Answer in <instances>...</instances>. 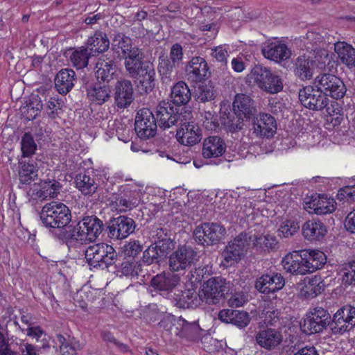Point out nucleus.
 <instances>
[{
  "label": "nucleus",
  "instance_id": "obj_1",
  "mask_svg": "<svg viewBox=\"0 0 355 355\" xmlns=\"http://www.w3.org/2000/svg\"><path fill=\"white\" fill-rule=\"evenodd\" d=\"M71 211L64 204L53 201L46 204L40 213L42 223L48 227L62 228L71 221Z\"/></svg>",
  "mask_w": 355,
  "mask_h": 355
},
{
  "label": "nucleus",
  "instance_id": "obj_2",
  "mask_svg": "<svg viewBox=\"0 0 355 355\" xmlns=\"http://www.w3.org/2000/svg\"><path fill=\"white\" fill-rule=\"evenodd\" d=\"M230 288V283L220 277H214L203 283L198 291L202 302L216 304Z\"/></svg>",
  "mask_w": 355,
  "mask_h": 355
},
{
  "label": "nucleus",
  "instance_id": "obj_3",
  "mask_svg": "<svg viewBox=\"0 0 355 355\" xmlns=\"http://www.w3.org/2000/svg\"><path fill=\"white\" fill-rule=\"evenodd\" d=\"M115 257L114 248L103 243L90 245L85 251L87 261L94 268H107L114 263Z\"/></svg>",
  "mask_w": 355,
  "mask_h": 355
},
{
  "label": "nucleus",
  "instance_id": "obj_4",
  "mask_svg": "<svg viewBox=\"0 0 355 355\" xmlns=\"http://www.w3.org/2000/svg\"><path fill=\"white\" fill-rule=\"evenodd\" d=\"M314 84L317 88L321 89L326 97L330 96L333 98L339 99L343 98L346 92L343 80L331 73H324L318 75L315 79Z\"/></svg>",
  "mask_w": 355,
  "mask_h": 355
},
{
  "label": "nucleus",
  "instance_id": "obj_5",
  "mask_svg": "<svg viewBox=\"0 0 355 355\" xmlns=\"http://www.w3.org/2000/svg\"><path fill=\"white\" fill-rule=\"evenodd\" d=\"M226 234L225 228L218 223H205L196 227L193 232L196 241L202 245H214Z\"/></svg>",
  "mask_w": 355,
  "mask_h": 355
},
{
  "label": "nucleus",
  "instance_id": "obj_6",
  "mask_svg": "<svg viewBox=\"0 0 355 355\" xmlns=\"http://www.w3.org/2000/svg\"><path fill=\"white\" fill-rule=\"evenodd\" d=\"M233 108L236 119L232 121L230 127L234 130H241L244 120L250 119L254 114L255 109L250 98L243 94L236 96Z\"/></svg>",
  "mask_w": 355,
  "mask_h": 355
},
{
  "label": "nucleus",
  "instance_id": "obj_7",
  "mask_svg": "<svg viewBox=\"0 0 355 355\" xmlns=\"http://www.w3.org/2000/svg\"><path fill=\"white\" fill-rule=\"evenodd\" d=\"M191 112L184 111L183 121H180V128L177 130L176 138L178 141L184 146H193L201 139V132L199 126L193 121H187L190 119Z\"/></svg>",
  "mask_w": 355,
  "mask_h": 355
},
{
  "label": "nucleus",
  "instance_id": "obj_8",
  "mask_svg": "<svg viewBox=\"0 0 355 355\" xmlns=\"http://www.w3.org/2000/svg\"><path fill=\"white\" fill-rule=\"evenodd\" d=\"M251 246L250 237L248 233H241L226 246L223 257L227 265L239 261L241 259L245 250Z\"/></svg>",
  "mask_w": 355,
  "mask_h": 355
},
{
  "label": "nucleus",
  "instance_id": "obj_9",
  "mask_svg": "<svg viewBox=\"0 0 355 355\" xmlns=\"http://www.w3.org/2000/svg\"><path fill=\"white\" fill-rule=\"evenodd\" d=\"M329 313L322 307L311 309L302 324V331L307 334L320 332L327 326Z\"/></svg>",
  "mask_w": 355,
  "mask_h": 355
},
{
  "label": "nucleus",
  "instance_id": "obj_10",
  "mask_svg": "<svg viewBox=\"0 0 355 355\" xmlns=\"http://www.w3.org/2000/svg\"><path fill=\"white\" fill-rule=\"evenodd\" d=\"M135 126L140 138L148 139L155 135L157 125L153 112L148 108H142L137 114Z\"/></svg>",
  "mask_w": 355,
  "mask_h": 355
},
{
  "label": "nucleus",
  "instance_id": "obj_11",
  "mask_svg": "<svg viewBox=\"0 0 355 355\" xmlns=\"http://www.w3.org/2000/svg\"><path fill=\"white\" fill-rule=\"evenodd\" d=\"M175 326L174 334L180 337L186 338L189 340L195 339L199 335L200 331V327L196 323H189L184 318H178L174 319L171 316L164 318L159 324L166 328L170 331V327L168 328V324H172Z\"/></svg>",
  "mask_w": 355,
  "mask_h": 355
},
{
  "label": "nucleus",
  "instance_id": "obj_12",
  "mask_svg": "<svg viewBox=\"0 0 355 355\" xmlns=\"http://www.w3.org/2000/svg\"><path fill=\"white\" fill-rule=\"evenodd\" d=\"M197 253L191 248L180 246L169 256L168 265L173 271H180L187 269L196 260Z\"/></svg>",
  "mask_w": 355,
  "mask_h": 355
},
{
  "label": "nucleus",
  "instance_id": "obj_13",
  "mask_svg": "<svg viewBox=\"0 0 355 355\" xmlns=\"http://www.w3.org/2000/svg\"><path fill=\"white\" fill-rule=\"evenodd\" d=\"M184 112L178 113L169 102L162 101L159 103L156 111V120L160 128H169L178 121L182 122Z\"/></svg>",
  "mask_w": 355,
  "mask_h": 355
},
{
  "label": "nucleus",
  "instance_id": "obj_14",
  "mask_svg": "<svg viewBox=\"0 0 355 355\" xmlns=\"http://www.w3.org/2000/svg\"><path fill=\"white\" fill-rule=\"evenodd\" d=\"M303 250H294L286 254L282 260V265L286 272L295 275H304L310 273Z\"/></svg>",
  "mask_w": 355,
  "mask_h": 355
},
{
  "label": "nucleus",
  "instance_id": "obj_15",
  "mask_svg": "<svg viewBox=\"0 0 355 355\" xmlns=\"http://www.w3.org/2000/svg\"><path fill=\"white\" fill-rule=\"evenodd\" d=\"M304 207L310 214L324 215L334 212L336 208V203L331 197L312 196L305 198Z\"/></svg>",
  "mask_w": 355,
  "mask_h": 355
},
{
  "label": "nucleus",
  "instance_id": "obj_16",
  "mask_svg": "<svg viewBox=\"0 0 355 355\" xmlns=\"http://www.w3.org/2000/svg\"><path fill=\"white\" fill-rule=\"evenodd\" d=\"M355 326V307L344 306L334 314L331 329L334 334H343Z\"/></svg>",
  "mask_w": 355,
  "mask_h": 355
},
{
  "label": "nucleus",
  "instance_id": "obj_17",
  "mask_svg": "<svg viewBox=\"0 0 355 355\" xmlns=\"http://www.w3.org/2000/svg\"><path fill=\"white\" fill-rule=\"evenodd\" d=\"M299 98L304 107L316 110L323 109L329 101L321 89L312 86H307L301 89L299 92Z\"/></svg>",
  "mask_w": 355,
  "mask_h": 355
},
{
  "label": "nucleus",
  "instance_id": "obj_18",
  "mask_svg": "<svg viewBox=\"0 0 355 355\" xmlns=\"http://www.w3.org/2000/svg\"><path fill=\"white\" fill-rule=\"evenodd\" d=\"M285 285L283 276L277 272H272L261 275L255 282V288L259 293L263 294L275 293Z\"/></svg>",
  "mask_w": 355,
  "mask_h": 355
},
{
  "label": "nucleus",
  "instance_id": "obj_19",
  "mask_svg": "<svg viewBox=\"0 0 355 355\" xmlns=\"http://www.w3.org/2000/svg\"><path fill=\"white\" fill-rule=\"evenodd\" d=\"M253 133L257 137L270 138L277 130L275 119L270 114L260 113L252 119Z\"/></svg>",
  "mask_w": 355,
  "mask_h": 355
},
{
  "label": "nucleus",
  "instance_id": "obj_20",
  "mask_svg": "<svg viewBox=\"0 0 355 355\" xmlns=\"http://www.w3.org/2000/svg\"><path fill=\"white\" fill-rule=\"evenodd\" d=\"M180 284V276L172 272H162L153 277L150 285L163 294H168Z\"/></svg>",
  "mask_w": 355,
  "mask_h": 355
},
{
  "label": "nucleus",
  "instance_id": "obj_21",
  "mask_svg": "<svg viewBox=\"0 0 355 355\" xmlns=\"http://www.w3.org/2000/svg\"><path fill=\"white\" fill-rule=\"evenodd\" d=\"M60 184L56 180L41 181L34 184L29 190V193L42 200L54 198L60 193Z\"/></svg>",
  "mask_w": 355,
  "mask_h": 355
},
{
  "label": "nucleus",
  "instance_id": "obj_22",
  "mask_svg": "<svg viewBox=\"0 0 355 355\" xmlns=\"http://www.w3.org/2000/svg\"><path fill=\"white\" fill-rule=\"evenodd\" d=\"M135 228V222L132 218L119 216L112 222L109 226V231L112 238L123 239L132 233Z\"/></svg>",
  "mask_w": 355,
  "mask_h": 355
},
{
  "label": "nucleus",
  "instance_id": "obj_23",
  "mask_svg": "<svg viewBox=\"0 0 355 355\" xmlns=\"http://www.w3.org/2000/svg\"><path fill=\"white\" fill-rule=\"evenodd\" d=\"M114 98L119 107L129 106L133 101V88L128 80L117 81L114 87Z\"/></svg>",
  "mask_w": 355,
  "mask_h": 355
},
{
  "label": "nucleus",
  "instance_id": "obj_24",
  "mask_svg": "<svg viewBox=\"0 0 355 355\" xmlns=\"http://www.w3.org/2000/svg\"><path fill=\"white\" fill-rule=\"evenodd\" d=\"M257 344L266 349H273L282 341V335L280 331L274 329H267L259 331L256 335Z\"/></svg>",
  "mask_w": 355,
  "mask_h": 355
},
{
  "label": "nucleus",
  "instance_id": "obj_25",
  "mask_svg": "<svg viewBox=\"0 0 355 355\" xmlns=\"http://www.w3.org/2000/svg\"><path fill=\"white\" fill-rule=\"evenodd\" d=\"M155 76L153 64L149 62L144 64L135 77L138 81V88L146 93L152 91L155 85Z\"/></svg>",
  "mask_w": 355,
  "mask_h": 355
},
{
  "label": "nucleus",
  "instance_id": "obj_26",
  "mask_svg": "<svg viewBox=\"0 0 355 355\" xmlns=\"http://www.w3.org/2000/svg\"><path fill=\"white\" fill-rule=\"evenodd\" d=\"M225 150L226 144L223 139L218 136L209 137L203 141L202 156L205 158L218 157Z\"/></svg>",
  "mask_w": 355,
  "mask_h": 355
},
{
  "label": "nucleus",
  "instance_id": "obj_27",
  "mask_svg": "<svg viewBox=\"0 0 355 355\" xmlns=\"http://www.w3.org/2000/svg\"><path fill=\"white\" fill-rule=\"evenodd\" d=\"M302 232L306 239L313 241L323 238L326 235L327 230L322 221L317 219H311L303 224Z\"/></svg>",
  "mask_w": 355,
  "mask_h": 355
},
{
  "label": "nucleus",
  "instance_id": "obj_28",
  "mask_svg": "<svg viewBox=\"0 0 355 355\" xmlns=\"http://www.w3.org/2000/svg\"><path fill=\"white\" fill-rule=\"evenodd\" d=\"M324 284L321 277L317 275L304 279L299 285L300 295L305 298H313L322 293Z\"/></svg>",
  "mask_w": 355,
  "mask_h": 355
},
{
  "label": "nucleus",
  "instance_id": "obj_29",
  "mask_svg": "<svg viewBox=\"0 0 355 355\" xmlns=\"http://www.w3.org/2000/svg\"><path fill=\"white\" fill-rule=\"evenodd\" d=\"M116 71L114 62L108 58H100L96 64V76L103 82L109 83L114 79Z\"/></svg>",
  "mask_w": 355,
  "mask_h": 355
},
{
  "label": "nucleus",
  "instance_id": "obj_30",
  "mask_svg": "<svg viewBox=\"0 0 355 355\" xmlns=\"http://www.w3.org/2000/svg\"><path fill=\"white\" fill-rule=\"evenodd\" d=\"M314 70L312 55H302L295 60L294 72L301 80L311 79L313 77Z\"/></svg>",
  "mask_w": 355,
  "mask_h": 355
},
{
  "label": "nucleus",
  "instance_id": "obj_31",
  "mask_svg": "<svg viewBox=\"0 0 355 355\" xmlns=\"http://www.w3.org/2000/svg\"><path fill=\"white\" fill-rule=\"evenodd\" d=\"M186 70L189 78L195 82L201 81L208 73L207 64L201 57L193 58Z\"/></svg>",
  "mask_w": 355,
  "mask_h": 355
},
{
  "label": "nucleus",
  "instance_id": "obj_32",
  "mask_svg": "<svg viewBox=\"0 0 355 355\" xmlns=\"http://www.w3.org/2000/svg\"><path fill=\"white\" fill-rule=\"evenodd\" d=\"M262 52L265 58L276 62L286 60L291 56V51L287 46L277 42L267 44Z\"/></svg>",
  "mask_w": 355,
  "mask_h": 355
},
{
  "label": "nucleus",
  "instance_id": "obj_33",
  "mask_svg": "<svg viewBox=\"0 0 355 355\" xmlns=\"http://www.w3.org/2000/svg\"><path fill=\"white\" fill-rule=\"evenodd\" d=\"M87 46L89 53L95 55L107 51L110 46V41L105 33L97 31L89 37Z\"/></svg>",
  "mask_w": 355,
  "mask_h": 355
},
{
  "label": "nucleus",
  "instance_id": "obj_34",
  "mask_svg": "<svg viewBox=\"0 0 355 355\" xmlns=\"http://www.w3.org/2000/svg\"><path fill=\"white\" fill-rule=\"evenodd\" d=\"M75 81L74 71L63 69L58 73L55 78V85L60 94H67L74 86Z\"/></svg>",
  "mask_w": 355,
  "mask_h": 355
},
{
  "label": "nucleus",
  "instance_id": "obj_35",
  "mask_svg": "<svg viewBox=\"0 0 355 355\" xmlns=\"http://www.w3.org/2000/svg\"><path fill=\"white\" fill-rule=\"evenodd\" d=\"M334 51L341 62L348 68L355 67V49L345 42L334 44Z\"/></svg>",
  "mask_w": 355,
  "mask_h": 355
},
{
  "label": "nucleus",
  "instance_id": "obj_36",
  "mask_svg": "<svg viewBox=\"0 0 355 355\" xmlns=\"http://www.w3.org/2000/svg\"><path fill=\"white\" fill-rule=\"evenodd\" d=\"M89 241H94L102 232L103 223L96 216H86L80 221Z\"/></svg>",
  "mask_w": 355,
  "mask_h": 355
},
{
  "label": "nucleus",
  "instance_id": "obj_37",
  "mask_svg": "<svg viewBox=\"0 0 355 355\" xmlns=\"http://www.w3.org/2000/svg\"><path fill=\"white\" fill-rule=\"evenodd\" d=\"M125 67L130 76L132 78L136 77L141 67L147 62H142V55L139 49H134L130 54L124 56Z\"/></svg>",
  "mask_w": 355,
  "mask_h": 355
},
{
  "label": "nucleus",
  "instance_id": "obj_38",
  "mask_svg": "<svg viewBox=\"0 0 355 355\" xmlns=\"http://www.w3.org/2000/svg\"><path fill=\"white\" fill-rule=\"evenodd\" d=\"M270 69L261 65H255L247 76L250 83L256 85L260 89H266V80H269Z\"/></svg>",
  "mask_w": 355,
  "mask_h": 355
},
{
  "label": "nucleus",
  "instance_id": "obj_39",
  "mask_svg": "<svg viewBox=\"0 0 355 355\" xmlns=\"http://www.w3.org/2000/svg\"><path fill=\"white\" fill-rule=\"evenodd\" d=\"M248 234L250 237L251 245L263 250L275 249L278 244V241L274 235L269 234H257L252 232Z\"/></svg>",
  "mask_w": 355,
  "mask_h": 355
},
{
  "label": "nucleus",
  "instance_id": "obj_40",
  "mask_svg": "<svg viewBox=\"0 0 355 355\" xmlns=\"http://www.w3.org/2000/svg\"><path fill=\"white\" fill-rule=\"evenodd\" d=\"M310 273L321 268L327 261L325 254L318 250H302Z\"/></svg>",
  "mask_w": 355,
  "mask_h": 355
},
{
  "label": "nucleus",
  "instance_id": "obj_41",
  "mask_svg": "<svg viewBox=\"0 0 355 355\" xmlns=\"http://www.w3.org/2000/svg\"><path fill=\"white\" fill-rule=\"evenodd\" d=\"M162 245H160L161 242H159V244L150 245L148 248L144 252L143 261L145 263L150 265L157 260L159 257H163L166 254V249L165 248V245L168 246L171 244V242L169 240L162 241Z\"/></svg>",
  "mask_w": 355,
  "mask_h": 355
},
{
  "label": "nucleus",
  "instance_id": "obj_42",
  "mask_svg": "<svg viewBox=\"0 0 355 355\" xmlns=\"http://www.w3.org/2000/svg\"><path fill=\"white\" fill-rule=\"evenodd\" d=\"M191 96L190 89L183 81L176 83L171 89V98L176 105L187 104L191 99Z\"/></svg>",
  "mask_w": 355,
  "mask_h": 355
},
{
  "label": "nucleus",
  "instance_id": "obj_43",
  "mask_svg": "<svg viewBox=\"0 0 355 355\" xmlns=\"http://www.w3.org/2000/svg\"><path fill=\"white\" fill-rule=\"evenodd\" d=\"M37 175L38 169L33 163L19 162L18 176L21 183L28 184L34 181Z\"/></svg>",
  "mask_w": 355,
  "mask_h": 355
},
{
  "label": "nucleus",
  "instance_id": "obj_44",
  "mask_svg": "<svg viewBox=\"0 0 355 355\" xmlns=\"http://www.w3.org/2000/svg\"><path fill=\"white\" fill-rule=\"evenodd\" d=\"M175 300L177 305L182 308H193L200 304L201 300L194 290L188 289L182 293L181 295H176Z\"/></svg>",
  "mask_w": 355,
  "mask_h": 355
},
{
  "label": "nucleus",
  "instance_id": "obj_45",
  "mask_svg": "<svg viewBox=\"0 0 355 355\" xmlns=\"http://www.w3.org/2000/svg\"><path fill=\"white\" fill-rule=\"evenodd\" d=\"M110 94L111 89L107 85H96L87 92L89 100L98 105L106 102L110 98Z\"/></svg>",
  "mask_w": 355,
  "mask_h": 355
},
{
  "label": "nucleus",
  "instance_id": "obj_46",
  "mask_svg": "<svg viewBox=\"0 0 355 355\" xmlns=\"http://www.w3.org/2000/svg\"><path fill=\"white\" fill-rule=\"evenodd\" d=\"M75 182L76 187L85 195L94 193L97 189V184L94 180L86 174L78 175Z\"/></svg>",
  "mask_w": 355,
  "mask_h": 355
},
{
  "label": "nucleus",
  "instance_id": "obj_47",
  "mask_svg": "<svg viewBox=\"0 0 355 355\" xmlns=\"http://www.w3.org/2000/svg\"><path fill=\"white\" fill-rule=\"evenodd\" d=\"M90 55H92V54L89 53L88 49L82 46L72 52L70 55V60L75 67L82 69L88 64Z\"/></svg>",
  "mask_w": 355,
  "mask_h": 355
},
{
  "label": "nucleus",
  "instance_id": "obj_48",
  "mask_svg": "<svg viewBox=\"0 0 355 355\" xmlns=\"http://www.w3.org/2000/svg\"><path fill=\"white\" fill-rule=\"evenodd\" d=\"M112 49L119 51L121 50L123 55L130 54L134 49L137 47H132L131 44V39L121 33H117L114 35L112 42Z\"/></svg>",
  "mask_w": 355,
  "mask_h": 355
},
{
  "label": "nucleus",
  "instance_id": "obj_49",
  "mask_svg": "<svg viewBox=\"0 0 355 355\" xmlns=\"http://www.w3.org/2000/svg\"><path fill=\"white\" fill-rule=\"evenodd\" d=\"M300 229L298 223L292 218H283L278 228L280 237L289 238L293 236Z\"/></svg>",
  "mask_w": 355,
  "mask_h": 355
},
{
  "label": "nucleus",
  "instance_id": "obj_50",
  "mask_svg": "<svg viewBox=\"0 0 355 355\" xmlns=\"http://www.w3.org/2000/svg\"><path fill=\"white\" fill-rule=\"evenodd\" d=\"M216 92L211 83L200 84L195 92V98L197 101L205 103L214 98Z\"/></svg>",
  "mask_w": 355,
  "mask_h": 355
},
{
  "label": "nucleus",
  "instance_id": "obj_51",
  "mask_svg": "<svg viewBox=\"0 0 355 355\" xmlns=\"http://www.w3.org/2000/svg\"><path fill=\"white\" fill-rule=\"evenodd\" d=\"M42 107L43 104L39 96L34 95L30 98L24 113L26 114L27 119L33 120L40 114Z\"/></svg>",
  "mask_w": 355,
  "mask_h": 355
},
{
  "label": "nucleus",
  "instance_id": "obj_52",
  "mask_svg": "<svg viewBox=\"0 0 355 355\" xmlns=\"http://www.w3.org/2000/svg\"><path fill=\"white\" fill-rule=\"evenodd\" d=\"M324 108L326 109L327 114V120L330 121L334 125H338L342 121V108L337 102L332 101L331 104L327 101V105Z\"/></svg>",
  "mask_w": 355,
  "mask_h": 355
},
{
  "label": "nucleus",
  "instance_id": "obj_53",
  "mask_svg": "<svg viewBox=\"0 0 355 355\" xmlns=\"http://www.w3.org/2000/svg\"><path fill=\"white\" fill-rule=\"evenodd\" d=\"M269 80H266V89H261L262 91L270 94H275L281 92L283 89V82L281 78L276 73L270 71Z\"/></svg>",
  "mask_w": 355,
  "mask_h": 355
},
{
  "label": "nucleus",
  "instance_id": "obj_54",
  "mask_svg": "<svg viewBox=\"0 0 355 355\" xmlns=\"http://www.w3.org/2000/svg\"><path fill=\"white\" fill-rule=\"evenodd\" d=\"M141 270V266L135 260L126 259L123 261L120 272L125 277H134L137 275Z\"/></svg>",
  "mask_w": 355,
  "mask_h": 355
},
{
  "label": "nucleus",
  "instance_id": "obj_55",
  "mask_svg": "<svg viewBox=\"0 0 355 355\" xmlns=\"http://www.w3.org/2000/svg\"><path fill=\"white\" fill-rule=\"evenodd\" d=\"M57 340L60 344V352L63 355H74L76 351L80 348L78 343L73 341L68 343L66 341V338L60 334L57 336Z\"/></svg>",
  "mask_w": 355,
  "mask_h": 355
},
{
  "label": "nucleus",
  "instance_id": "obj_56",
  "mask_svg": "<svg viewBox=\"0 0 355 355\" xmlns=\"http://www.w3.org/2000/svg\"><path fill=\"white\" fill-rule=\"evenodd\" d=\"M21 147L24 157H29L35 153L37 145L31 134H24L21 139Z\"/></svg>",
  "mask_w": 355,
  "mask_h": 355
},
{
  "label": "nucleus",
  "instance_id": "obj_57",
  "mask_svg": "<svg viewBox=\"0 0 355 355\" xmlns=\"http://www.w3.org/2000/svg\"><path fill=\"white\" fill-rule=\"evenodd\" d=\"M202 121L204 127L209 130H215L219 125L218 116L214 112H204L202 114Z\"/></svg>",
  "mask_w": 355,
  "mask_h": 355
},
{
  "label": "nucleus",
  "instance_id": "obj_58",
  "mask_svg": "<svg viewBox=\"0 0 355 355\" xmlns=\"http://www.w3.org/2000/svg\"><path fill=\"white\" fill-rule=\"evenodd\" d=\"M248 301L246 293L243 291L232 293L227 300V304L231 307H240L243 306Z\"/></svg>",
  "mask_w": 355,
  "mask_h": 355
},
{
  "label": "nucleus",
  "instance_id": "obj_59",
  "mask_svg": "<svg viewBox=\"0 0 355 355\" xmlns=\"http://www.w3.org/2000/svg\"><path fill=\"white\" fill-rule=\"evenodd\" d=\"M142 250V245L138 241H130L123 247L124 254L128 257H135Z\"/></svg>",
  "mask_w": 355,
  "mask_h": 355
},
{
  "label": "nucleus",
  "instance_id": "obj_60",
  "mask_svg": "<svg viewBox=\"0 0 355 355\" xmlns=\"http://www.w3.org/2000/svg\"><path fill=\"white\" fill-rule=\"evenodd\" d=\"M313 56V64L314 69H322L329 60V55L325 51L318 52L317 53H309Z\"/></svg>",
  "mask_w": 355,
  "mask_h": 355
},
{
  "label": "nucleus",
  "instance_id": "obj_61",
  "mask_svg": "<svg viewBox=\"0 0 355 355\" xmlns=\"http://www.w3.org/2000/svg\"><path fill=\"white\" fill-rule=\"evenodd\" d=\"M250 320V316L247 312L235 311L232 324L239 327H244L249 324Z\"/></svg>",
  "mask_w": 355,
  "mask_h": 355
},
{
  "label": "nucleus",
  "instance_id": "obj_62",
  "mask_svg": "<svg viewBox=\"0 0 355 355\" xmlns=\"http://www.w3.org/2000/svg\"><path fill=\"white\" fill-rule=\"evenodd\" d=\"M211 56L216 61L226 63L228 57L227 49L225 46H218L211 49Z\"/></svg>",
  "mask_w": 355,
  "mask_h": 355
},
{
  "label": "nucleus",
  "instance_id": "obj_63",
  "mask_svg": "<svg viewBox=\"0 0 355 355\" xmlns=\"http://www.w3.org/2000/svg\"><path fill=\"white\" fill-rule=\"evenodd\" d=\"M136 201H129L123 197H117L114 202H112V206L120 212L125 211L128 209L134 207L136 205Z\"/></svg>",
  "mask_w": 355,
  "mask_h": 355
},
{
  "label": "nucleus",
  "instance_id": "obj_64",
  "mask_svg": "<svg viewBox=\"0 0 355 355\" xmlns=\"http://www.w3.org/2000/svg\"><path fill=\"white\" fill-rule=\"evenodd\" d=\"M86 231L82 228V224L80 222L73 229L71 237L72 239L76 240L80 243H84L89 241Z\"/></svg>",
  "mask_w": 355,
  "mask_h": 355
}]
</instances>
